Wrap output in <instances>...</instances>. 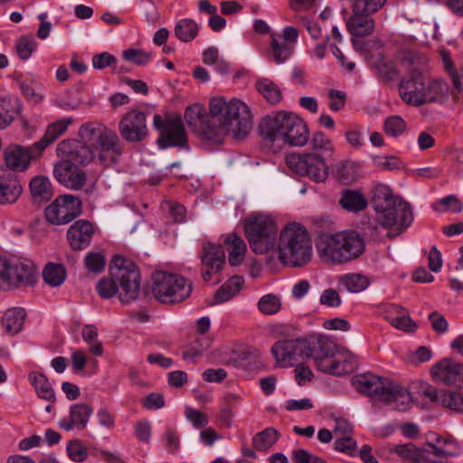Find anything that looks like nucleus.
Returning <instances> with one entry per match:
<instances>
[{
  "label": "nucleus",
  "mask_w": 463,
  "mask_h": 463,
  "mask_svg": "<svg viewBox=\"0 0 463 463\" xmlns=\"http://www.w3.org/2000/svg\"><path fill=\"white\" fill-rule=\"evenodd\" d=\"M256 90L271 105H277L283 99L280 88L268 78L259 79L255 83Z\"/></svg>",
  "instance_id": "nucleus-36"
},
{
  "label": "nucleus",
  "mask_w": 463,
  "mask_h": 463,
  "mask_svg": "<svg viewBox=\"0 0 463 463\" xmlns=\"http://www.w3.org/2000/svg\"><path fill=\"white\" fill-rule=\"evenodd\" d=\"M401 62L408 71L409 76H411V70L412 68H420L423 72L426 71V66L428 64V58L415 51L406 50L402 52Z\"/></svg>",
  "instance_id": "nucleus-42"
},
{
  "label": "nucleus",
  "mask_w": 463,
  "mask_h": 463,
  "mask_svg": "<svg viewBox=\"0 0 463 463\" xmlns=\"http://www.w3.org/2000/svg\"><path fill=\"white\" fill-rule=\"evenodd\" d=\"M29 188L34 203L47 202L52 197V184L46 176L38 175L32 178Z\"/></svg>",
  "instance_id": "nucleus-34"
},
{
  "label": "nucleus",
  "mask_w": 463,
  "mask_h": 463,
  "mask_svg": "<svg viewBox=\"0 0 463 463\" xmlns=\"http://www.w3.org/2000/svg\"><path fill=\"white\" fill-rule=\"evenodd\" d=\"M245 233L250 249L256 254H264L273 250L278 240V227L273 218L259 214L245 221Z\"/></svg>",
  "instance_id": "nucleus-11"
},
{
  "label": "nucleus",
  "mask_w": 463,
  "mask_h": 463,
  "mask_svg": "<svg viewBox=\"0 0 463 463\" xmlns=\"http://www.w3.org/2000/svg\"><path fill=\"white\" fill-rule=\"evenodd\" d=\"M122 56L127 61L133 62L138 66L146 64L151 59L150 53L137 49H128L123 52Z\"/></svg>",
  "instance_id": "nucleus-54"
},
{
  "label": "nucleus",
  "mask_w": 463,
  "mask_h": 463,
  "mask_svg": "<svg viewBox=\"0 0 463 463\" xmlns=\"http://www.w3.org/2000/svg\"><path fill=\"white\" fill-rule=\"evenodd\" d=\"M184 120L191 130L203 138L213 141V128H212V115L207 114L203 105L194 103L188 106L184 111Z\"/></svg>",
  "instance_id": "nucleus-19"
},
{
  "label": "nucleus",
  "mask_w": 463,
  "mask_h": 463,
  "mask_svg": "<svg viewBox=\"0 0 463 463\" xmlns=\"http://www.w3.org/2000/svg\"><path fill=\"white\" fill-rule=\"evenodd\" d=\"M209 109L213 142H221L226 135L243 138L252 128L250 109L240 99L213 97L210 99Z\"/></svg>",
  "instance_id": "nucleus-3"
},
{
  "label": "nucleus",
  "mask_w": 463,
  "mask_h": 463,
  "mask_svg": "<svg viewBox=\"0 0 463 463\" xmlns=\"http://www.w3.org/2000/svg\"><path fill=\"white\" fill-rule=\"evenodd\" d=\"M93 410L87 403H76L71 406L69 417L63 418L59 421V427L66 431L73 429L82 430L87 427L89 420L92 415Z\"/></svg>",
  "instance_id": "nucleus-25"
},
{
  "label": "nucleus",
  "mask_w": 463,
  "mask_h": 463,
  "mask_svg": "<svg viewBox=\"0 0 463 463\" xmlns=\"http://www.w3.org/2000/svg\"><path fill=\"white\" fill-rule=\"evenodd\" d=\"M390 451L397 454L402 459L411 463H418L419 460L426 459L425 454L429 453V449L425 448H417L413 443H406L403 445H393Z\"/></svg>",
  "instance_id": "nucleus-38"
},
{
  "label": "nucleus",
  "mask_w": 463,
  "mask_h": 463,
  "mask_svg": "<svg viewBox=\"0 0 463 463\" xmlns=\"http://www.w3.org/2000/svg\"><path fill=\"white\" fill-rule=\"evenodd\" d=\"M433 209L439 213H445L449 210L455 213H460L463 209V203L456 195H448L436 202L433 205Z\"/></svg>",
  "instance_id": "nucleus-49"
},
{
  "label": "nucleus",
  "mask_w": 463,
  "mask_h": 463,
  "mask_svg": "<svg viewBox=\"0 0 463 463\" xmlns=\"http://www.w3.org/2000/svg\"><path fill=\"white\" fill-rule=\"evenodd\" d=\"M153 126L160 133L157 140L160 148L169 146L187 147V136L182 118L179 116L163 118L155 114Z\"/></svg>",
  "instance_id": "nucleus-15"
},
{
  "label": "nucleus",
  "mask_w": 463,
  "mask_h": 463,
  "mask_svg": "<svg viewBox=\"0 0 463 463\" xmlns=\"http://www.w3.org/2000/svg\"><path fill=\"white\" fill-rule=\"evenodd\" d=\"M192 288V283L181 275L162 270L153 274L152 293L164 304L183 301L190 296Z\"/></svg>",
  "instance_id": "nucleus-12"
},
{
  "label": "nucleus",
  "mask_w": 463,
  "mask_h": 463,
  "mask_svg": "<svg viewBox=\"0 0 463 463\" xmlns=\"http://www.w3.org/2000/svg\"><path fill=\"white\" fill-rule=\"evenodd\" d=\"M345 137L349 146L354 149H360L364 144V133L361 128H350L345 133Z\"/></svg>",
  "instance_id": "nucleus-58"
},
{
  "label": "nucleus",
  "mask_w": 463,
  "mask_h": 463,
  "mask_svg": "<svg viewBox=\"0 0 463 463\" xmlns=\"http://www.w3.org/2000/svg\"><path fill=\"white\" fill-rule=\"evenodd\" d=\"M17 98H5L0 100V129L5 128L21 111Z\"/></svg>",
  "instance_id": "nucleus-37"
},
{
  "label": "nucleus",
  "mask_w": 463,
  "mask_h": 463,
  "mask_svg": "<svg viewBox=\"0 0 463 463\" xmlns=\"http://www.w3.org/2000/svg\"><path fill=\"white\" fill-rule=\"evenodd\" d=\"M243 280L240 277H232L226 281L215 293L214 303L221 304L230 300L241 288Z\"/></svg>",
  "instance_id": "nucleus-39"
},
{
  "label": "nucleus",
  "mask_w": 463,
  "mask_h": 463,
  "mask_svg": "<svg viewBox=\"0 0 463 463\" xmlns=\"http://www.w3.org/2000/svg\"><path fill=\"white\" fill-rule=\"evenodd\" d=\"M319 300L322 305L329 307H338L342 303L339 293L333 288L325 289Z\"/></svg>",
  "instance_id": "nucleus-59"
},
{
  "label": "nucleus",
  "mask_w": 463,
  "mask_h": 463,
  "mask_svg": "<svg viewBox=\"0 0 463 463\" xmlns=\"http://www.w3.org/2000/svg\"><path fill=\"white\" fill-rule=\"evenodd\" d=\"M66 269L60 263H48L43 270V278L51 287L61 286L66 279Z\"/></svg>",
  "instance_id": "nucleus-41"
},
{
  "label": "nucleus",
  "mask_w": 463,
  "mask_h": 463,
  "mask_svg": "<svg viewBox=\"0 0 463 463\" xmlns=\"http://www.w3.org/2000/svg\"><path fill=\"white\" fill-rule=\"evenodd\" d=\"M115 62L116 58L108 52L94 55L92 58V65L98 70L111 66Z\"/></svg>",
  "instance_id": "nucleus-64"
},
{
  "label": "nucleus",
  "mask_w": 463,
  "mask_h": 463,
  "mask_svg": "<svg viewBox=\"0 0 463 463\" xmlns=\"http://www.w3.org/2000/svg\"><path fill=\"white\" fill-rule=\"evenodd\" d=\"M383 129L387 136L398 137L406 131L407 123L401 116H390L384 119Z\"/></svg>",
  "instance_id": "nucleus-45"
},
{
  "label": "nucleus",
  "mask_w": 463,
  "mask_h": 463,
  "mask_svg": "<svg viewBox=\"0 0 463 463\" xmlns=\"http://www.w3.org/2000/svg\"><path fill=\"white\" fill-rule=\"evenodd\" d=\"M199 26L197 23L192 19L184 18L179 20L175 26V35L184 43L193 41L198 34Z\"/></svg>",
  "instance_id": "nucleus-40"
},
{
  "label": "nucleus",
  "mask_w": 463,
  "mask_h": 463,
  "mask_svg": "<svg viewBox=\"0 0 463 463\" xmlns=\"http://www.w3.org/2000/svg\"><path fill=\"white\" fill-rule=\"evenodd\" d=\"M354 388L361 393L368 396H375L387 402H394V409L405 411L408 409L411 395L399 384L386 378L373 374H362L353 380Z\"/></svg>",
  "instance_id": "nucleus-10"
},
{
  "label": "nucleus",
  "mask_w": 463,
  "mask_h": 463,
  "mask_svg": "<svg viewBox=\"0 0 463 463\" xmlns=\"http://www.w3.org/2000/svg\"><path fill=\"white\" fill-rule=\"evenodd\" d=\"M277 248L279 260L289 267L306 265L313 254L311 238L298 223H289L280 232Z\"/></svg>",
  "instance_id": "nucleus-9"
},
{
  "label": "nucleus",
  "mask_w": 463,
  "mask_h": 463,
  "mask_svg": "<svg viewBox=\"0 0 463 463\" xmlns=\"http://www.w3.org/2000/svg\"><path fill=\"white\" fill-rule=\"evenodd\" d=\"M80 140L69 139L57 146V156L62 161L85 165L97 156L101 165L117 163L121 154L117 133L98 122L87 123L79 130Z\"/></svg>",
  "instance_id": "nucleus-2"
},
{
  "label": "nucleus",
  "mask_w": 463,
  "mask_h": 463,
  "mask_svg": "<svg viewBox=\"0 0 463 463\" xmlns=\"http://www.w3.org/2000/svg\"><path fill=\"white\" fill-rule=\"evenodd\" d=\"M93 234V224L87 220H79L68 229L67 240L72 250H80L90 245Z\"/></svg>",
  "instance_id": "nucleus-24"
},
{
  "label": "nucleus",
  "mask_w": 463,
  "mask_h": 463,
  "mask_svg": "<svg viewBox=\"0 0 463 463\" xmlns=\"http://www.w3.org/2000/svg\"><path fill=\"white\" fill-rule=\"evenodd\" d=\"M105 258L100 253L90 252L85 257L86 268L91 272H101L105 268Z\"/></svg>",
  "instance_id": "nucleus-57"
},
{
  "label": "nucleus",
  "mask_w": 463,
  "mask_h": 463,
  "mask_svg": "<svg viewBox=\"0 0 463 463\" xmlns=\"http://www.w3.org/2000/svg\"><path fill=\"white\" fill-rule=\"evenodd\" d=\"M291 459L294 463H318L321 458L306 449H298L293 450Z\"/></svg>",
  "instance_id": "nucleus-60"
},
{
  "label": "nucleus",
  "mask_w": 463,
  "mask_h": 463,
  "mask_svg": "<svg viewBox=\"0 0 463 463\" xmlns=\"http://www.w3.org/2000/svg\"><path fill=\"white\" fill-rule=\"evenodd\" d=\"M285 162L292 172L315 182H324L328 176V167L320 154L291 153L285 157Z\"/></svg>",
  "instance_id": "nucleus-14"
},
{
  "label": "nucleus",
  "mask_w": 463,
  "mask_h": 463,
  "mask_svg": "<svg viewBox=\"0 0 463 463\" xmlns=\"http://www.w3.org/2000/svg\"><path fill=\"white\" fill-rule=\"evenodd\" d=\"M390 324L399 330L407 333L415 332L417 329L416 323L411 318L408 311L405 309L399 317H390Z\"/></svg>",
  "instance_id": "nucleus-51"
},
{
  "label": "nucleus",
  "mask_w": 463,
  "mask_h": 463,
  "mask_svg": "<svg viewBox=\"0 0 463 463\" xmlns=\"http://www.w3.org/2000/svg\"><path fill=\"white\" fill-rule=\"evenodd\" d=\"M43 150L34 148V144L28 147L11 144L4 152L5 161L9 168L24 171L30 165L31 161L41 156Z\"/></svg>",
  "instance_id": "nucleus-21"
},
{
  "label": "nucleus",
  "mask_w": 463,
  "mask_h": 463,
  "mask_svg": "<svg viewBox=\"0 0 463 463\" xmlns=\"http://www.w3.org/2000/svg\"><path fill=\"white\" fill-rule=\"evenodd\" d=\"M373 165L381 170H395L401 167V161L393 156H374L372 158Z\"/></svg>",
  "instance_id": "nucleus-53"
},
{
  "label": "nucleus",
  "mask_w": 463,
  "mask_h": 463,
  "mask_svg": "<svg viewBox=\"0 0 463 463\" xmlns=\"http://www.w3.org/2000/svg\"><path fill=\"white\" fill-rule=\"evenodd\" d=\"M424 393L446 408L455 411H463V394L460 392L444 390L438 392L434 388H429Z\"/></svg>",
  "instance_id": "nucleus-28"
},
{
  "label": "nucleus",
  "mask_w": 463,
  "mask_h": 463,
  "mask_svg": "<svg viewBox=\"0 0 463 463\" xmlns=\"http://www.w3.org/2000/svg\"><path fill=\"white\" fill-rule=\"evenodd\" d=\"M334 447L339 452L353 455L356 449V441L352 438L335 439Z\"/></svg>",
  "instance_id": "nucleus-61"
},
{
  "label": "nucleus",
  "mask_w": 463,
  "mask_h": 463,
  "mask_svg": "<svg viewBox=\"0 0 463 463\" xmlns=\"http://www.w3.org/2000/svg\"><path fill=\"white\" fill-rule=\"evenodd\" d=\"M81 213L80 200L71 194L57 197L46 209L47 221L54 225H62L79 216Z\"/></svg>",
  "instance_id": "nucleus-16"
},
{
  "label": "nucleus",
  "mask_w": 463,
  "mask_h": 463,
  "mask_svg": "<svg viewBox=\"0 0 463 463\" xmlns=\"http://www.w3.org/2000/svg\"><path fill=\"white\" fill-rule=\"evenodd\" d=\"M279 436L278 430L274 428H266L253 437V447L259 451L267 450L276 443Z\"/></svg>",
  "instance_id": "nucleus-44"
},
{
  "label": "nucleus",
  "mask_w": 463,
  "mask_h": 463,
  "mask_svg": "<svg viewBox=\"0 0 463 463\" xmlns=\"http://www.w3.org/2000/svg\"><path fill=\"white\" fill-rule=\"evenodd\" d=\"M23 193V187L17 176L7 173L0 176V204L15 203Z\"/></svg>",
  "instance_id": "nucleus-27"
},
{
  "label": "nucleus",
  "mask_w": 463,
  "mask_h": 463,
  "mask_svg": "<svg viewBox=\"0 0 463 463\" xmlns=\"http://www.w3.org/2000/svg\"><path fill=\"white\" fill-rule=\"evenodd\" d=\"M448 92L449 86L444 80L430 78L420 68H412L411 76L402 79L399 85L401 99L414 107L439 102Z\"/></svg>",
  "instance_id": "nucleus-8"
},
{
  "label": "nucleus",
  "mask_w": 463,
  "mask_h": 463,
  "mask_svg": "<svg viewBox=\"0 0 463 463\" xmlns=\"http://www.w3.org/2000/svg\"><path fill=\"white\" fill-rule=\"evenodd\" d=\"M271 354L280 367H292L306 358H312L319 371L336 376L352 373L355 366L347 351L340 350L323 335L277 341Z\"/></svg>",
  "instance_id": "nucleus-1"
},
{
  "label": "nucleus",
  "mask_w": 463,
  "mask_h": 463,
  "mask_svg": "<svg viewBox=\"0 0 463 463\" xmlns=\"http://www.w3.org/2000/svg\"><path fill=\"white\" fill-rule=\"evenodd\" d=\"M199 258L203 267L202 278L206 282L211 280L213 274L222 269L225 260L224 251L222 248L210 241L202 244Z\"/></svg>",
  "instance_id": "nucleus-23"
},
{
  "label": "nucleus",
  "mask_w": 463,
  "mask_h": 463,
  "mask_svg": "<svg viewBox=\"0 0 463 463\" xmlns=\"http://www.w3.org/2000/svg\"><path fill=\"white\" fill-rule=\"evenodd\" d=\"M346 28L354 37L367 36L374 30V20L371 14L352 7V15L346 21Z\"/></svg>",
  "instance_id": "nucleus-26"
},
{
  "label": "nucleus",
  "mask_w": 463,
  "mask_h": 463,
  "mask_svg": "<svg viewBox=\"0 0 463 463\" xmlns=\"http://www.w3.org/2000/svg\"><path fill=\"white\" fill-rule=\"evenodd\" d=\"M312 153L322 154L332 152L333 146L331 140L322 132H315L308 139Z\"/></svg>",
  "instance_id": "nucleus-47"
},
{
  "label": "nucleus",
  "mask_w": 463,
  "mask_h": 463,
  "mask_svg": "<svg viewBox=\"0 0 463 463\" xmlns=\"http://www.w3.org/2000/svg\"><path fill=\"white\" fill-rule=\"evenodd\" d=\"M371 203L375 211L377 223L384 229L397 227L399 233L413 221L411 205L395 196L390 186L376 184L372 191Z\"/></svg>",
  "instance_id": "nucleus-5"
},
{
  "label": "nucleus",
  "mask_w": 463,
  "mask_h": 463,
  "mask_svg": "<svg viewBox=\"0 0 463 463\" xmlns=\"http://www.w3.org/2000/svg\"><path fill=\"white\" fill-rule=\"evenodd\" d=\"M298 33L295 27L287 26L282 34L270 33V44L269 55L277 64L285 62L292 55Z\"/></svg>",
  "instance_id": "nucleus-17"
},
{
  "label": "nucleus",
  "mask_w": 463,
  "mask_h": 463,
  "mask_svg": "<svg viewBox=\"0 0 463 463\" xmlns=\"http://www.w3.org/2000/svg\"><path fill=\"white\" fill-rule=\"evenodd\" d=\"M72 123L71 118H65L58 120L47 128L43 137L34 143V148L44 150L50 144L54 142L61 135H62L68 126Z\"/></svg>",
  "instance_id": "nucleus-33"
},
{
  "label": "nucleus",
  "mask_w": 463,
  "mask_h": 463,
  "mask_svg": "<svg viewBox=\"0 0 463 463\" xmlns=\"http://www.w3.org/2000/svg\"><path fill=\"white\" fill-rule=\"evenodd\" d=\"M29 381L33 385L37 396L50 403L56 402L55 392L47 379V377L40 373H33L29 375Z\"/></svg>",
  "instance_id": "nucleus-35"
},
{
  "label": "nucleus",
  "mask_w": 463,
  "mask_h": 463,
  "mask_svg": "<svg viewBox=\"0 0 463 463\" xmlns=\"http://www.w3.org/2000/svg\"><path fill=\"white\" fill-rule=\"evenodd\" d=\"M430 373L437 383L457 386L463 384V364L450 358H444L435 364Z\"/></svg>",
  "instance_id": "nucleus-22"
},
{
  "label": "nucleus",
  "mask_w": 463,
  "mask_h": 463,
  "mask_svg": "<svg viewBox=\"0 0 463 463\" xmlns=\"http://www.w3.org/2000/svg\"><path fill=\"white\" fill-rule=\"evenodd\" d=\"M96 289L103 298L118 295L124 304L136 300L140 293V273L137 265L123 256H115L109 269V277L100 279Z\"/></svg>",
  "instance_id": "nucleus-4"
},
{
  "label": "nucleus",
  "mask_w": 463,
  "mask_h": 463,
  "mask_svg": "<svg viewBox=\"0 0 463 463\" xmlns=\"http://www.w3.org/2000/svg\"><path fill=\"white\" fill-rule=\"evenodd\" d=\"M69 458L74 462H82L88 458V450L80 439H72L67 445Z\"/></svg>",
  "instance_id": "nucleus-50"
},
{
  "label": "nucleus",
  "mask_w": 463,
  "mask_h": 463,
  "mask_svg": "<svg viewBox=\"0 0 463 463\" xmlns=\"http://www.w3.org/2000/svg\"><path fill=\"white\" fill-rule=\"evenodd\" d=\"M429 319L435 332L439 334L447 332L449 325L443 316L435 311L430 314Z\"/></svg>",
  "instance_id": "nucleus-62"
},
{
  "label": "nucleus",
  "mask_w": 463,
  "mask_h": 463,
  "mask_svg": "<svg viewBox=\"0 0 463 463\" xmlns=\"http://www.w3.org/2000/svg\"><path fill=\"white\" fill-rule=\"evenodd\" d=\"M36 42L33 37L23 36L16 42V52L22 60H27L36 48Z\"/></svg>",
  "instance_id": "nucleus-52"
},
{
  "label": "nucleus",
  "mask_w": 463,
  "mask_h": 463,
  "mask_svg": "<svg viewBox=\"0 0 463 463\" xmlns=\"http://www.w3.org/2000/svg\"><path fill=\"white\" fill-rule=\"evenodd\" d=\"M53 175L59 184L71 190H80L87 182L86 172L69 161L56 163Z\"/></svg>",
  "instance_id": "nucleus-20"
},
{
  "label": "nucleus",
  "mask_w": 463,
  "mask_h": 463,
  "mask_svg": "<svg viewBox=\"0 0 463 463\" xmlns=\"http://www.w3.org/2000/svg\"><path fill=\"white\" fill-rule=\"evenodd\" d=\"M382 80L388 82L398 79V71L394 63L387 58L379 55L373 64Z\"/></svg>",
  "instance_id": "nucleus-43"
},
{
  "label": "nucleus",
  "mask_w": 463,
  "mask_h": 463,
  "mask_svg": "<svg viewBox=\"0 0 463 463\" xmlns=\"http://www.w3.org/2000/svg\"><path fill=\"white\" fill-rule=\"evenodd\" d=\"M184 415L186 419L193 424L196 429H203L207 426L209 420L206 414L200 411L186 407L184 410Z\"/></svg>",
  "instance_id": "nucleus-55"
},
{
  "label": "nucleus",
  "mask_w": 463,
  "mask_h": 463,
  "mask_svg": "<svg viewBox=\"0 0 463 463\" xmlns=\"http://www.w3.org/2000/svg\"><path fill=\"white\" fill-rule=\"evenodd\" d=\"M26 312L22 307L9 308L4 314L2 326L5 331L11 335L19 333L24 326Z\"/></svg>",
  "instance_id": "nucleus-32"
},
{
  "label": "nucleus",
  "mask_w": 463,
  "mask_h": 463,
  "mask_svg": "<svg viewBox=\"0 0 463 463\" xmlns=\"http://www.w3.org/2000/svg\"><path fill=\"white\" fill-rule=\"evenodd\" d=\"M339 204L347 212L359 213L366 209L368 202L362 192L353 189H345L341 193Z\"/></svg>",
  "instance_id": "nucleus-29"
},
{
  "label": "nucleus",
  "mask_w": 463,
  "mask_h": 463,
  "mask_svg": "<svg viewBox=\"0 0 463 463\" xmlns=\"http://www.w3.org/2000/svg\"><path fill=\"white\" fill-rule=\"evenodd\" d=\"M338 287L349 293H360L365 290L371 281L370 279L362 273H347L338 277Z\"/></svg>",
  "instance_id": "nucleus-30"
},
{
  "label": "nucleus",
  "mask_w": 463,
  "mask_h": 463,
  "mask_svg": "<svg viewBox=\"0 0 463 463\" xmlns=\"http://www.w3.org/2000/svg\"><path fill=\"white\" fill-rule=\"evenodd\" d=\"M259 129L263 138L291 146H303L309 139L307 123L298 115L283 110L261 119Z\"/></svg>",
  "instance_id": "nucleus-6"
},
{
  "label": "nucleus",
  "mask_w": 463,
  "mask_h": 463,
  "mask_svg": "<svg viewBox=\"0 0 463 463\" xmlns=\"http://www.w3.org/2000/svg\"><path fill=\"white\" fill-rule=\"evenodd\" d=\"M37 268L27 259L0 258V288L31 286L36 280Z\"/></svg>",
  "instance_id": "nucleus-13"
},
{
  "label": "nucleus",
  "mask_w": 463,
  "mask_h": 463,
  "mask_svg": "<svg viewBox=\"0 0 463 463\" xmlns=\"http://www.w3.org/2000/svg\"><path fill=\"white\" fill-rule=\"evenodd\" d=\"M334 434L335 439L340 438H352L353 427L345 420H336L334 428Z\"/></svg>",
  "instance_id": "nucleus-63"
},
{
  "label": "nucleus",
  "mask_w": 463,
  "mask_h": 463,
  "mask_svg": "<svg viewBox=\"0 0 463 463\" xmlns=\"http://www.w3.org/2000/svg\"><path fill=\"white\" fill-rule=\"evenodd\" d=\"M316 247L322 262L343 264L358 258L365 249L364 239L356 232L320 233Z\"/></svg>",
  "instance_id": "nucleus-7"
},
{
  "label": "nucleus",
  "mask_w": 463,
  "mask_h": 463,
  "mask_svg": "<svg viewBox=\"0 0 463 463\" xmlns=\"http://www.w3.org/2000/svg\"><path fill=\"white\" fill-rule=\"evenodd\" d=\"M19 86L27 99L35 102L43 99V94L41 93L42 86L35 80L25 79L19 83Z\"/></svg>",
  "instance_id": "nucleus-48"
},
{
  "label": "nucleus",
  "mask_w": 463,
  "mask_h": 463,
  "mask_svg": "<svg viewBox=\"0 0 463 463\" xmlns=\"http://www.w3.org/2000/svg\"><path fill=\"white\" fill-rule=\"evenodd\" d=\"M280 298L273 294L262 296L258 302V309L263 315H275L280 310Z\"/></svg>",
  "instance_id": "nucleus-46"
},
{
  "label": "nucleus",
  "mask_w": 463,
  "mask_h": 463,
  "mask_svg": "<svg viewBox=\"0 0 463 463\" xmlns=\"http://www.w3.org/2000/svg\"><path fill=\"white\" fill-rule=\"evenodd\" d=\"M228 260L232 266L240 265L245 256L247 250L244 241L235 233L228 234L224 240Z\"/></svg>",
  "instance_id": "nucleus-31"
},
{
  "label": "nucleus",
  "mask_w": 463,
  "mask_h": 463,
  "mask_svg": "<svg viewBox=\"0 0 463 463\" xmlns=\"http://www.w3.org/2000/svg\"><path fill=\"white\" fill-rule=\"evenodd\" d=\"M121 137L128 142H139L148 134L146 115L139 109H131L119 122Z\"/></svg>",
  "instance_id": "nucleus-18"
},
{
  "label": "nucleus",
  "mask_w": 463,
  "mask_h": 463,
  "mask_svg": "<svg viewBox=\"0 0 463 463\" xmlns=\"http://www.w3.org/2000/svg\"><path fill=\"white\" fill-rule=\"evenodd\" d=\"M387 0H354L352 7L357 8L367 14H374L379 11Z\"/></svg>",
  "instance_id": "nucleus-56"
}]
</instances>
